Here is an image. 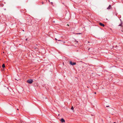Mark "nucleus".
Listing matches in <instances>:
<instances>
[{
	"label": "nucleus",
	"instance_id": "f257e3e1",
	"mask_svg": "<svg viewBox=\"0 0 123 123\" xmlns=\"http://www.w3.org/2000/svg\"><path fill=\"white\" fill-rule=\"evenodd\" d=\"M33 82V81L32 79H29L27 81V82L29 84H32Z\"/></svg>",
	"mask_w": 123,
	"mask_h": 123
},
{
	"label": "nucleus",
	"instance_id": "f03ea898",
	"mask_svg": "<svg viewBox=\"0 0 123 123\" xmlns=\"http://www.w3.org/2000/svg\"><path fill=\"white\" fill-rule=\"evenodd\" d=\"M69 63L71 65L73 66L74 65L76 64V63L75 62H73L71 61H69Z\"/></svg>",
	"mask_w": 123,
	"mask_h": 123
},
{
	"label": "nucleus",
	"instance_id": "7ed1b4c3",
	"mask_svg": "<svg viewBox=\"0 0 123 123\" xmlns=\"http://www.w3.org/2000/svg\"><path fill=\"white\" fill-rule=\"evenodd\" d=\"M107 9L108 10H109V9H112V7H111V5H110L107 8Z\"/></svg>",
	"mask_w": 123,
	"mask_h": 123
},
{
	"label": "nucleus",
	"instance_id": "20e7f679",
	"mask_svg": "<svg viewBox=\"0 0 123 123\" xmlns=\"http://www.w3.org/2000/svg\"><path fill=\"white\" fill-rule=\"evenodd\" d=\"M99 24L101 26H102L103 27L105 26V25L104 24L102 23H99Z\"/></svg>",
	"mask_w": 123,
	"mask_h": 123
},
{
	"label": "nucleus",
	"instance_id": "39448f33",
	"mask_svg": "<svg viewBox=\"0 0 123 123\" xmlns=\"http://www.w3.org/2000/svg\"><path fill=\"white\" fill-rule=\"evenodd\" d=\"M60 120L62 123L65 122V120L63 118H62Z\"/></svg>",
	"mask_w": 123,
	"mask_h": 123
},
{
	"label": "nucleus",
	"instance_id": "423d86ee",
	"mask_svg": "<svg viewBox=\"0 0 123 123\" xmlns=\"http://www.w3.org/2000/svg\"><path fill=\"white\" fill-rule=\"evenodd\" d=\"M4 6V4L1 2H0V7H3Z\"/></svg>",
	"mask_w": 123,
	"mask_h": 123
},
{
	"label": "nucleus",
	"instance_id": "0eeeda50",
	"mask_svg": "<svg viewBox=\"0 0 123 123\" xmlns=\"http://www.w3.org/2000/svg\"><path fill=\"white\" fill-rule=\"evenodd\" d=\"M2 67L4 68L5 67V64H3L2 66Z\"/></svg>",
	"mask_w": 123,
	"mask_h": 123
},
{
	"label": "nucleus",
	"instance_id": "6e6552de",
	"mask_svg": "<svg viewBox=\"0 0 123 123\" xmlns=\"http://www.w3.org/2000/svg\"><path fill=\"white\" fill-rule=\"evenodd\" d=\"M122 24L121 22V24H120L118 26H122Z\"/></svg>",
	"mask_w": 123,
	"mask_h": 123
},
{
	"label": "nucleus",
	"instance_id": "1a4fd4ad",
	"mask_svg": "<svg viewBox=\"0 0 123 123\" xmlns=\"http://www.w3.org/2000/svg\"><path fill=\"white\" fill-rule=\"evenodd\" d=\"M71 109L72 110H74V108L73 106L71 107Z\"/></svg>",
	"mask_w": 123,
	"mask_h": 123
},
{
	"label": "nucleus",
	"instance_id": "9d476101",
	"mask_svg": "<svg viewBox=\"0 0 123 123\" xmlns=\"http://www.w3.org/2000/svg\"><path fill=\"white\" fill-rule=\"evenodd\" d=\"M19 122H20V123H22V122H23V121H21V120H20V121H19Z\"/></svg>",
	"mask_w": 123,
	"mask_h": 123
},
{
	"label": "nucleus",
	"instance_id": "9b49d317",
	"mask_svg": "<svg viewBox=\"0 0 123 123\" xmlns=\"http://www.w3.org/2000/svg\"><path fill=\"white\" fill-rule=\"evenodd\" d=\"M81 33H77L76 34H81Z\"/></svg>",
	"mask_w": 123,
	"mask_h": 123
},
{
	"label": "nucleus",
	"instance_id": "f8f14e48",
	"mask_svg": "<svg viewBox=\"0 0 123 123\" xmlns=\"http://www.w3.org/2000/svg\"><path fill=\"white\" fill-rule=\"evenodd\" d=\"M50 3L51 4V5H53V3L52 2H50Z\"/></svg>",
	"mask_w": 123,
	"mask_h": 123
},
{
	"label": "nucleus",
	"instance_id": "ddd939ff",
	"mask_svg": "<svg viewBox=\"0 0 123 123\" xmlns=\"http://www.w3.org/2000/svg\"><path fill=\"white\" fill-rule=\"evenodd\" d=\"M58 40L59 41H62H62H61V40Z\"/></svg>",
	"mask_w": 123,
	"mask_h": 123
},
{
	"label": "nucleus",
	"instance_id": "4468645a",
	"mask_svg": "<svg viewBox=\"0 0 123 123\" xmlns=\"http://www.w3.org/2000/svg\"><path fill=\"white\" fill-rule=\"evenodd\" d=\"M109 106H106V107H109Z\"/></svg>",
	"mask_w": 123,
	"mask_h": 123
},
{
	"label": "nucleus",
	"instance_id": "2eb2a0df",
	"mask_svg": "<svg viewBox=\"0 0 123 123\" xmlns=\"http://www.w3.org/2000/svg\"><path fill=\"white\" fill-rule=\"evenodd\" d=\"M27 40H28V39H27V38H26V41H27Z\"/></svg>",
	"mask_w": 123,
	"mask_h": 123
},
{
	"label": "nucleus",
	"instance_id": "dca6fc26",
	"mask_svg": "<svg viewBox=\"0 0 123 123\" xmlns=\"http://www.w3.org/2000/svg\"><path fill=\"white\" fill-rule=\"evenodd\" d=\"M55 39L56 40H58L56 38H55Z\"/></svg>",
	"mask_w": 123,
	"mask_h": 123
},
{
	"label": "nucleus",
	"instance_id": "f3484780",
	"mask_svg": "<svg viewBox=\"0 0 123 123\" xmlns=\"http://www.w3.org/2000/svg\"><path fill=\"white\" fill-rule=\"evenodd\" d=\"M63 43H65V41H64V42H63Z\"/></svg>",
	"mask_w": 123,
	"mask_h": 123
},
{
	"label": "nucleus",
	"instance_id": "a211bd4d",
	"mask_svg": "<svg viewBox=\"0 0 123 123\" xmlns=\"http://www.w3.org/2000/svg\"><path fill=\"white\" fill-rule=\"evenodd\" d=\"M42 4H43V2H42Z\"/></svg>",
	"mask_w": 123,
	"mask_h": 123
},
{
	"label": "nucleus",
	"instance_id": "6ab92c4d",
	"mask_svg": "<svg viewBox=\"0 0 123 123\" xmlns=\"http://www.w3.org/2000/svg\"><path fill=\"white\" fill-rule=\"evenodd\" d=\"M94 93L95 94H96V92H94Z\"/></svg>",
	"mask_w": 123,
	"mask_h": 123
},
{
	"label": "nucleus",
	"instance_id": "aec40b11",
	"mask_svg": "<svg viewBox=\"0 0 123 123\" xmlns=\"http://www.w3.org/2000/svg\"><path fill=\"white\" fill-rule=\"evenodd\" d=\"M4 9V10H6V9Z\"/></svg>",
	"mask_w": 123,
	"mask_h": 123
},
{
	"label": "nucleus",
	"instance_id": "412c9836",
	"mask_svg": "<svg viewBox=\"0 0 123 123\" xmlns=\"http://www.w3.org/2000/svg\"><path fill=\"white\" fill-rule=\"evenodd\" d=\"M114 123H116V122H114Z\"/></svg>",
	"mask_w": 123,
	"mask_h": 123
},
{
	"label": "nucleus",
	"instance_id": "4be33fe9",
	"mask_svg": "<svg viewBox=\"0 0 123 123\" xmlns=\"http://www.w3.org/2000/svg\"><path fill=\"white\" fill-rule=\"evenodd\" d=\"M89 49H90V48H89V49H88V50H89Z\"/></svg>",
	"mask_w": 123,
	"mask_h": 123
},
{
	"label": "nucleus",
	"instance_id": "5701e85b",
	"mask_svg": "<svg viewBox=\"0 0 123 123\" xmlns=\"http://www.w3.org/2000/svg\"><path fill=\"white\" fill-rule=\"evenodd\" d=\"M5 43V42H4L3 43Z\"/></svg>",
	"mask_w": 123,
	"mask_h": 123
},
{
	"label": "nucleus",
	"instance_id": "b1692460",
	"mask_svg": "<svg viewBox=\"0 0 123 123\" xmlns=\"http://www.w3.org/2000/svg\"><path fill=\"white\" fill-rule=\"evenodd\" d=\"M5 43V42H4L3 43Z\"/></svg>",
	"mask_w": 123,
	"mask_h": 123
}]
</instances>
